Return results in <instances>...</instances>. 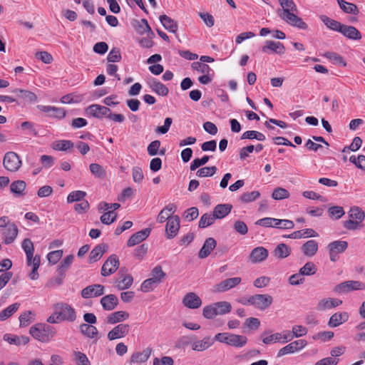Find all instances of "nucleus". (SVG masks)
Listing matches in <instances>:
<instances>
[{
  "mask_svg": "<svg viewBox=\"0 0 365 365\" xmlns=\"http://www.w3.org/2000/svg\"><path fill=\"white\" fill-rule=\"evenodd\" d=\"M232 310V305L226 301L217 302L205 306L202 310V315L205 318L211 319L217 315H223L230 313Z\"/></svg>",
  "mask_w": 365,
  "mask_h": 365,
  "instance_id": "nucleus-3",
  "label": "nucleus"
},
{
  "mask_svg": "<svg viewBox=\"0 0 365 365\" xmlns=\"http://www.w3.org/2000/svg\"><path fill=\"white\" fill-rule=\"evenodd\" d=\"M182 304L189 309H197L202 305V300L195 293L188 292L182 299Z\"/></svg>",
  "mask_w": 365,
  "mask_h": 365,
  "instance_id": "nucleus-20",
  "label": "nucleus"
},
{
  "mask_svg": "<svg viewBox=\"0 0 365 365\" xmlns=\"http://www.w3.org/2000/svg\"><path fill=\"white\" fill-rule=\"evenodd\" d=\"M73 143L71 140H62L54 143L53 149L61 151H66L73 148Z\"/></svg>",
  "mask_w": 365,
  "mask_h": 365,
  "instance_id": "nucleus-57",
  "label": "nucleus"
},
{
  "mask_svg": "<svg viewBox=\"0 0 365 365\" xmlns=\"http://www.w3.org/2000/svg\"><path fill=\"white\" fill-rule=\"evenodd\" d=\"M214 344V339L210 336H205L201 340H196L191 343L193 351H203L210 348Z\"/></svg>",
  "mask_w": 365,
  "mask_h": 365,
  "instance_id": "nucleus-25",
  "label": "nucleus"
},
{
  "mask_svg": "<svg viewBox=\"0 0 365 365\" xmlns=\"http://www.w3.org/2000/svg\"><path fill=\"white\" fill-rule=\"evenodd\" d=\"M165 273L163 271L160 266L158 265L153 268L151 272V277L158 283H160L165 277Z\"/></svg>",
  "mask_w": 365,
  "mask_h": 365,
  "instance_id": "nucleus-59",
  "label": "nucleus"
},
{
  "mask_svg": "<svg viewBox=\"0 0 365 365\" xmlns=\"http://www.w3.org/2000/svg\"><path fill=\"white\" fill-rule=\"evenodd\" d=\"M160 21L164 28L170 32L175 33L178 30V24L170 17L167 15H161L160 16Z\"/></svg>",
  "mask_w": 365,
  "mask_h": 365,
  "instance_id": "nucleus-41",
  "label": "nucleus"
},
{
  "mask_svg": "<svg viewBox=\"0 0 365 365\" xmlns=\"http://www.w3.org/2000/svg\"><path fill=\"white\" fill-rule=\"evenodd\" d=\"M34 313L31 311L24 312L19 316L20 327H27L34 321Z\"/></svg>",
  "mask_w": 365,
  "mask_h": 365,
  "instance_id": "nucleus-49",
  "label": "nucleus"
},
{
  "mask_svg": "<svg viewBox=\"0 0 365 365\" xmlns=\"http://www.w3.org/2000/svg\"><path fill=\"white\" fill-rule=\"evenodd\" d=\"M259 196L260 193L259 191L247 192L242 194L240 196V200L242 202L247 203L257 200Z\"/></svg>",
  "mask_w": 365,
  "mask_h": 365,
  "instance_id": "nucleus-58",
  "label": "nucleus"
},
{
  "mask_svg": "<svg viewBox=\"0 0 365 365\" xmlns=\"http://www.w3.org/2000/svg\"><path fill=\"white\" fill-rule=\"evenodd\" d=\"M12 92L20 101H19V104L21 103H34L37 101L36 95L30 91L16 88Z\"/></svg>",
  "mask_w": 365,
  "mask_h": 365,
  "instance_id": "nucleus-17",
  "label": "nucleus"
},
{
  "mask_svg": "<svg viewBox=\"0 0 365 365\" xmlns=\"http://www.w3.org/2000/svg\"><path fill=\"white\" fill-rule=\"evenodd\" d=\"M120 207L119 203H108L106 202H101L98 205V210L99 212L103 211H115Z\"/></svg>",
  "mask_w": 365,
  "mask_h": 365,
  "instance_id": "nucleus-56",
  "label": "nucleus"
},
{
  "mask_svg": "<svg viewBox=\"0 0 365 365\" xmlns=\"http://www.w3.org/2000/svg\"><path fill=\"white\" fill-rule=\"evenodd\" d=\"M105 287L104 286L95 284L88 285L81 290V297L84 299H89L93 297H98L104 294Z\"/></svg>",
  "mask_w": 365,
  "mask_h": 365,
  "instance_id": "nucleus-12",
  "label": "nucleus"
},
{
  "mask_svg": "<svg viewBox=\"0 0 365 365\" xmlns=\"http://www.w3.org/2000/svg\"><path fill=\"white\" fill-rule=\"evenodd\" d=\"M215 220L216 218L214 216L213 213H205L203 215H202L200 219L199 227L200 228H205L212 225L215 222Z\"/></svg>",
  "mask_w": 365,
  "mask_h": 365,
  "instance_id": "nucleus-50",
  "label": "nucleus"
},
{
  "mask_svg": "<svg viewBox=\"0 0 365 365\" xmlns=\"http://www.w3.org/2000/svg\"><path fill=\"white\" fill-rule=\"evenodd\" d=\"M22 161L19 155L13 151L6 152L3 158L4 168L11 173L18 171L21 167Z\"/></svg>",
  "mask_w": 365,
  "mask_h": 365,
  "instance_id": "nucleus-5",
  "label": "nucleus"
},
{
  "mask_svg": "<svg viewBox=\"0 0 365 365\" xmlns=\"http://www.w3.org/2000/svg\"><path fill=\"white\" fill-rule=\"evenodd\" d=\"M133 26L135 31L140 34L148 33L153 35V32L149 26L148 21L145 19H142L140 21H136Z\"/></svg>",
  "mask_w": 365,
  "mask_h": 365,
  "instance_id": "nucleus-44",
  "label": "nucleus"
},
{
  "mask_svg": "<svg viewBox=\"0 0 365 365\" xmlns=\"http://www.w3.org/2000/svg\"><path fill=\"white\" fill-rule=\"evenodd\" d=\"M37 108L40 111L47 113L48 117L52 118H63L66 113L64 108L51 106L38 105Z\"/></svg>",
  "mask_w": 365,
  "mask_h": 365,
  "instance_id": "nucleus-14",
  "label": "nucleus"
},
{
  "mask_svg": "<svg viewBox=\"0 0 365 365\" xmlns=\"http://www.w3.org/2000/svg\"><path fill=\"white\" fill-rule=\"evenodd\" d=\"M365 285L358 281H346L337 285L335 291L337 292H348L352 290L362 289Z\"/></svg>",
  "mask_w": 365,
  "mask_h": 365,
  "instance_id": "nucleus-19",
  "label": "nucleus"
},
{
  "mask_svg": "<svg viewBox=\"0 0 365 365\" xmlns=\"http://www.w3.org/2000/svg\"><path fill=\"white\" fill-rule=\"evenodd\" d=\"M107 250L108 245L106 244H100L95 247L90 252L89 262L92 263L99 260Z\"/></svg>",
  "mask_w": 365,
  "mask_h": 365,
  "instance_id": "nucleus-34",
  "label": "nucleus"
},
{
  "mask_svg": "<svg viewBox=\"0 0 365 365\" xmlns=\"http://www.w3.org/2000/svg\"><path fill=\"white\" fill-rule=\"evenodd\" d=\"M21 247L26 255V264L28 266L31 265V261L34 259V247L32 241L29 239H24L21 243Z\"/></svg>",
  "mask_w": 365,
  "mask_h": 365,
  "instance_id": "nucleus-31",
  "label": "nucleus"
},
{
  "mask_svg": "<svg viewBox=\"0 0 365 365\" xmlns=\"http://www.w3.org/2000/svg\"><path fill=\"white\" fill-rule=\"evenodd\" d=\"M324 56L330 60L332 63L340 66H345L346 63L343 58L335 52H327L324 54Z\"/></svg>",
  "mask_w": 365,
  "mask_h": 365,
  "instance_id": "nucleus-53",
  "label": "nucleus"
},
{
  "mask_svg": "<svg viewBox=\"0 0 365 365\" xmlns=\"http://www.w3.org/2000/svg\"><path fill=\"white\" fill-rule=\"evenodd\" d=\"M86 112L90 115L97 118H107L110 113V108L98 104H93L86 108Z\"/></svg>",
  "mask_w": 365,
  "mask_h": 365,
  "instance_id": "nucleus-18",
  "label": "nucleus"
},
{
  "mask_svg": "<svg viewBox=\"0 0 365 365\" xmlns=\"http://www.w3.org/2000/svg\"><path fill=\"white\" fill-rule=\"evenodd\" d=\"M4 339L10 344H15L17 346L26 345L29 341V338L26 336H16L6 334L4 336Z\"/></svg>",
  "mask_w": 365,
  "mask_h": 365,
  "instance_id": "nucleus-38",
  "label": "nucleus"
},
{
  "mask_svg": "<svg viewBox=\"0 0 365 365\" xmlns=\"http://www.w3.org/2000/svg\"><path fill=\"white\" fill-rule=\"evenodd\" d=\"M349 319V314L346 312H336L329 319L328 325L330 327H336L340 324L346 322Z\"/></svg>",
  "mask_w": 365,
  "mask_h": 365,
  "instance_id": "nucleus-33",
  "label": "nucleus"
},
{
  "mask_svg": "<svg viewBox=\"0 0 365 365\" xmlns=\"http://www.w3.org/2000/svg\"><path fill=\"white\" fill-rule=\"evenodd\" d=\"M117 214L113 211H108L100 217L101 222L105 225H110L116 220Z\"/></svg>",
  "mask_w": 365,
  "mask_h": 365,
  "instance_id": "nucleus-62",
  "label": "nucleus"
},
{
  "mask_svg": "<svg viewBox=\"0 0 365 365\" xmlns=\"http://www.w3.org/2000/svg\"><path fill=\"white\" fill-rule=\"evenodd\" d=\"M100 302L104 310L112 311L117 307L118 299L115 294H110L103 297Z\"/></svg>",
  "mask_w": 365,
  "mask_h": 365,
  "instance_id": "nucleus-28",
  "label": "nucleus"
},
{
  "mask_svg": "<svg viewBox=\"0 0 365 365\" xmlns=\"http://www.w3.org/2000/svg\"><path fill=\"white\" fill-rule=\"evenodd\" d=\"M119 267V259L117 255H110L104 262L101 267V274L103 277L113 274Z\"/></svg>",
  "mask_w": 365,
  "mask_h": 365,
  "instance_id": "nucleus-11",
  "label": "nucleus"
},
{
  "mask_svg": "<svg viewBox=\"0 0 365 365\" xmlns=\"http://www.w3.org/2000/svg\"><path fill=\"white\" fill-rule=\"evenodd\" d=\"M74 259V256L73 255H69L66 257L60 263L58 267L57 272L58 273H62V274H66V271L71 267L73 263Z\"/></svg>",
  "mask_w": 365,
  "mask_h": 365,
  "instance_id": "nucleus-48",
  "label": "nucleus"
},
{
  "mask_svg": "<svg viewBox=\"0 0 365 365\" xmlns=\"http://www.w3.org/2000/svg\"><path fill=\"white\" fill-rule=\"evenodd\" d=\"M317 270V269L316 265L312 262H308L302 268H300L299 272L302 276H310L314 274Z\"/></svg>",
  "mask_w": 365,
  "mask_h": 365,
  "instance_id": "nucleus-52",
  "label": "nucleus"
},
{
  "mask_svg": "<svg viewBox=\"0 0 365 365\" xmlns=\"http://www.w3.org/2000/svg\"><path fill=\"white\" fill-rule=\"evenodd\" d=\"M18 235V227L14 223L9 224L3 232L4 242L6 245L14 242Z\"/></svg>",
  "mask_w": 365,
  "mask_h": 365,
  "instance_id": "nucleus-27",
  "label": "nucleus"
},
{
  "mask_svg": "<svg viewBox=\"0 0 365 365\" xmlns=\"http://www.w3.org/2000/svg\"><path fill=\"white\" fill-rule=\"evenodd\" d=\"M307 344V342L304 339H299L291 342L283 348L280 349L277 353V356L281 357L284 355L293 354L299 351L304 348Z\"/></svg>",
  "mask_w": 365,
  "mask_h": 365,
  "instance_id": "nucleus-10",
  "label": "nucleus"
},
{
  "mask_svg": "<svg viewBox=\"0 0 365 365\" xmlns=\"http://www.w3.org/2000/svg\"><path fill=\"white\" fill-rule=\"evenodd\" d=\"M268 254V250L264 247H257L251 251L249 259L252 263H260L267 258Z\"/></svg>",
  "mask_w": 365,
  "mask_h": 365,
  "instance_id": "nucleus-16",
  "label": "nucleus"
},
{
  "mask_svg": "<svg viewBox=\"0 0 365 365\" xmlns=\"http://www.w3.org/2000/svg\"><path fill=\"white\" fill-rule=\"evenodd\" d=\"M348 247V243L346 241L336 240L330 242L328 245V250L329 253L330 260L336 262L339 259V255L343 253Z\"/></svg>",
  "mask_w": 365,
  "mask_h": 365,
  "instance_id": "nucleus-7",
  "label": "nucleus"
},
{
  "mask_svg": "<svg viewBox=\"0 0 365 365\" xmlns=\"http://www.w3.org/2000/svg\"><path fill=\"white\" fill-rule=\"evenodd\" d=\"M340 9L346 14L357 15L359 12L357 6L345 0H336Z\"/></svg>",
  "mask_w": 365,
  "mask_h": 365,
  "instance_id": "nucleus-40",
  "label": "nucleus"
},
{
  "mask_svg": "<svg viewBox=\"0 0 365 365\" xmlns=\"http://www.w3.org/2000/svg\"><path fill=\"white\" fill-rule=\"evenodd\" d=\"M53 312L47 319L50 324L61 322H73L76 319V312L70 304L65 302L56 303L53 307Z\"/></svg>",
  "mask_w": 365,
  "mask_h": 365,
  "instance_id": "nucleus-2",
  "label": "nucleus"
},
{
  "mask_svg": "<svg viewBox=\"0 0 365 365\" xmlns=\"http://www.w3.org/2000/svg\"><path fill=\"white\" fill-rule=\"evenodd\" d=\"M321 21L330 29L340 32L343 24L340 22L331 19L326 15H321L319 16Z\"/></svg>",
  "mask_w": 365,
  "mask_h": 365,
  "instance_id": "nucleus-45",
  "label": "nucleus"
},
{
  "mask_svg": "<svg viewBox=\"0 0 365 365\" xmlns=\"http://www.w3.org/2000/svg\"><path fill=\"white\" fill-rule=\"evenodd\" d=\"M19 303H14L3 309L0 312V321H4L10 317L19 309Z\"/></svg>",
  "mask_w": 365,
  "mask_h": 365,
  "instance_id": "nucleus-47",
  "label": "nucleus"
},
{
  "mask_svg": "<svg viewBox=\"0 0 365 365\" xmlns=\"http://www.w3.org/2000/svg\"><path fill=\"white\" fill-rule=\"evenodd\" d=\"M272 197L276 200H281L288 198L289 197V192L285 188L277 187L273 190Z\"/></svg>",
  "mask_w": 365,
  "mask_h": 365,
  "instance_id": "nucleus-55",
  "label": "nucleus"
},
{
  "mask_svg": "<svg viewBox=\"0 0 365 365\" xmlns=\"http://www.w3.org/2000/svg\"><path fill=\"white\" fill-rule=\"evenodd\" d=\"M41 262V257L38 255H36L31 261L32 271L29 274V277L31 279L35 280L38 278V269L40 266Z\"/></svg>",
  "mask_w": 365,
  "mask_h": 365,
  "instance_id": "nucleus-51",
  "label": "nucleus"
},
{
  "mask_svg": "<svg viewBox=\"0 0 365 365\" xmlns=\"http://www.w3.org/2000/svg\"><path fill=\"white\" fill-rule=\"evenodd\" d=\"M130 317V314L125 311H117L110 314L107 318V323L115 324L127 320Z\"/></svg>",
  "mask_w": 365,
  "mask_h": 365,
  "instance_id": "nucleus-29",
  "label": "nucleus"
},
{
  "mask_svg": "<svg viewBox=\"0 0 365 365\" xmlns=\"http://www.w3.org/2000/svg\"><path fill=\"white\" fill-rule=\"evenodd\" d=\"M340 33L346 38L351 40H360L362 37L360 31L352 26H346L343 24Z\"/></svg>",
  "mask_w": 365,
  "mask_h": 365,
  "instance_id": "nucleus-32",
  "label": "nucleus"
},
{
  "mask_svg": "<svg viewBox=\"0 0 365 365\" xmlns=\"http://www.w3.org/2000/svg\"><path fill=\"white\" fill-rule=\"evenodd\" d=\"M282 9L277 11L279 17L289 26L299 29L307 30V24L295 13L297 7L293 0H278Z\"/></svg>",
  "mask_w": 365,
  "mask_h": 365,
  "instance_id": "nucleus-1",
  "label": "nucleus"
},
{
  "mask_svg": "<svg viewBox=\"0 0 365 365\" xmlns=\"http://www.w3.org/2000/svg\"><path fill=\"white\" fill-rule=\"evenodd\" d=\"M231 204H219L213 210V215L216 219H222L226 217L232 210Z\"/></svg>",
  "mask_w": 365,
  "mask_h": 365,
  "instance_id": "nucleus-37",
  "label": "nucleus"
},
{
  "mask_svg": "<svg viewBox=\"0 0 365 365\" xmlns=\"http://www.w3.org/2000/svg\"><path fill=\"white\" fill-rule=\"evenodd\" d=\"M79 329L83 335L91 339L96 338L98 334L97 328L88 324H81Z\"/></svg>",
  "mask_w": 365,
  "mask_h": 365,
  "instance_id": "nucleus-43",
  "label": "nucleus"
},
{
  "mask_svg": "<svg viewBox=\"0 0 365 365\" xmlns=\"http://www.w3.org/2000/svg\"><path fill=\"white\" fill-rule=\"evenodd\" d=\"M262 51L264 53H275L277 54H283L285 51V48L283 43L279 41H267L265 45L262 47Z\"/></svg>",
  "mask_w": 365,
  "mask_h": 365,
  "instance_id": "nucleus-24",
  "label": "nucleus"
},
{
  "mask_svg": "<svg viewBox=\"0 0 365 365\" xmlns=\"http://www.w3.org/2000/svg\"><path fill=\"white\" fill-rule=\"evenodd\" d=\"M150 232L151 230L150 228H145L135 232L128 240L127 246L133 247L144 241L150 235Z\"/></svg>",
  "mask_w": 365,
  "mask_h": 365,
  "instance_id": "nucleus-21",
  "label": "nucleus"
},
{
  "mask_svg": "<svg viewBox=\"0 0 365 365\" xmlns=\"http://www.w3.org/2000/svg\"><path fill=\"white\" fill-rule=\"evenodd\" d=\"M26 183L24 180H16L11 183L10 190L16 197H21L25 195Z\"/></svg>",
  "mask_w": 365,
  "mask_h": 365,
  "instance_id": "nucleus-35",
  "label": "nucleus"
},
{
  "mask_svg": "<svg viewBox=\"0 0 365 365\" xmlns=\"http://www.w3.org/2000/svg\"><path fill=\"white\" fill-rule=\"evenodd\" d=\"M272 302L273 299L272 296L261 294L250 296L248 300V302H250V305H253L260 310H264L268 308L272 304Z\"/></svg>",
  "mask_w": 365,
  "mask_h": 365,
  "instance_id": "nucleus-6",
  "label": "nucleus"
},
{
  "mask_svg": "<svg viewBox=\"0 0 365 365\" xmlns=\"http://www.w3.org/2000/svg\"><path fill=\"white\" fill-rule=\"evenodd\" d=\"M241 281L242 279L238 277L225 279L215 284L212 287V292L215 293L225 292L237 286Z\"/></svg>",
  "mask_w": 365,
  "mask_h": 365,
  "instance_id": "nucleus-8",
  "label": "nucleus"
},
{
  "mask_svg": "<svg viewBox=\"0 0 365 365\" xmlns=\"http://www.w3.org/2000/svg\"><path fill=\"white\" fill-rule=\"evenodd\" d=\"M91 173L96 177L103 178L106 176V171L103 167L98 163H91L89 166Z\"/></svg>",
  "mask_w": 365,
  "mask_h": 365,
  "instance_id": "nucleus-60",
  "label": "nucleus"
},
{
  "mask_svg": "<svg viewBox=\"0 0 365 365\" xmlns=\"http://www.w3.org/2000/svg\"><path fill=\"white\" fill-rule=\"evenodd\" d=\"M86 192L81 190L71 192L67 197V202L71 203L73 202L81 201L85 196Z\"/></svg>",
  "mask_w": 365,
  "mask_h": 365,
  "instance_id": "nucleus-64",
  "label": "nucleus"
},
{
  "mask_svg": "<svg viewBox=\"0 0 365 365\" xmlns=\"http://www.w3.org/2000/svg\"><path fill=\"white\" fill-rule=\"evenodd\" d=\"M176 205L173 203H170L165 206L158 214L157 217V222L163 223L164 222L169 221L170 217L174 216V213L176 211Z\"/></svg>",
  "mask_w": 365,
  "mask_h": 365,
  "instance_id": "nucleus-26",
  "label": "nucleus"
},
{
  "mask_svg": "<svg viewBox=\"0 0 365 365\" xmlns=\"http://www.w3.org/2000/svg\"><path fill=\"white\" fill-rule=\"evenodd\" d=\"M291 254V247L284 243L279 244L273 252V255L278 259H284Z\"/></svg>",
  "mask_w": 365,
  "mask_h": 365,
  "instance_id": "nucleus-42",
  "label": "nucleus"
},
{
  "mask_svg": "<svg viewBox=\"0 0 365 365\" xmlns=\"http://www.w3.org/2000/svg\"><path fill=\"white\" fill-rule=\"evenodd\" d=\"M180 227V220L178 215L170 217L165 225V237L171 240L176 237Z\"/></svg>",
  "mask_w": 365,
  "mask_h": 365,
  "instance_id": "nucleus-9",
  "label": "nucleus"
},
{
  "mask_svg": "<svg viewBox=\"0 0 365 365\" xmlns=\"http://www.w3.org/2000/svg\"><path fill=\"white\" fill-rule=\"evenodd\" d=\"M148 84L151 90L157 94L162 96H166L168 94V88L161 82L153 79L148 83Z\"/></svg>",
  "mask_w": 365,
  "mask_h": 365,
  "instance_id": "nucleus-39",
  "label": "nucleus"
},
{
  "mask_svg": "<svg viewBox=\"0 0 365 365\" xmlns=\"http://www.w3.org/2000/svg\"><path fill=\"white\" fill-rule=\"evenodd\" d=\"M130 328V325L128 324H119L108 333V339L112 341L123 338L129 333Z\"/></svg>",
  "mask_w": 365,
  "mask_h": 365,
  "instance_id": "nucleus-13",
  "label": "nucleus"
},
{
  "mask_svg": "<svg viewBox=\"0 0 365 365\" xmlns=\"http://www.w3.org/2000/svg\"><path fill=\"white\" fill-rule=\"evenodd\" d=\"M133 282V277L129 274L123 273L122 269L118 272V277L115 281L118 289L123 290L129 288Z\"/></svg>",
  "mask_w": 365,
  "mask_h": 365,
  "instance_id": "nucleus-15",
  "label": "nucleus"
},
{
  "mask_svg": "<svg viewBox=\"0 0 365 365\" xmlns=\"http://www.w3.org/2000/svg\"><path fill=\"white\" fill-rule=\"evenodd\" d=\"M303 254L309 257H313L318 250V243L316 240H310L302 246Z\"/></svg>",
  "mask_w": 365,
  "mask_h": 365,
  "instance_id": "nucleus-36",
  "label": "nucleus"
},
{
  "mask_svg": "<svg viewBox=\"0 0 365 365\" xmlns=\"http://www.w3.org/2000/svg\"><path fill=\"white\" fill-rule=\"evenodd\" d=\"M342 304V301L336 298H324L319 301L317 305V309L324 311L339 307Z\"/></svg>",
  "mask_w": 365,
  "mask_h": 365,
  "instance_id": "nucleus-23",
  "label": "nucleus"
},
{
  "mask_svg": "<svg viewBox=\"0 0 365 365\" xmlns=\"http://www.w3.org/2000/svg\"><path fill=\"white\" fill-rule=\"evenodd\" d=\"M217 170L216 166L204 167L197 171L196 175L199 178L211 177L215 174Z\"/></svg>",
  "mask_w": 365,
  "mask_h": 365,
  "instance_id": "nucleus-54",
  "label": "nucleus"
},
{
  "mask_svg": "<svg viewBox=\"0 0 365 365\" xmlns=\"http://www.w3.org/2000/svg\"><path fill=\"white\" fill-rule=\"evenodd\" d=\"M328 213L330 217L337 220L341 218L345 212L342 207L333 206L329 208Z\"/></svg>",
  "mask_w": 365,
  "mask_h": 365,
  "instance_id": "nucleus-63",
  "label": "nucleus"
},
{
  "mask_svg": "<svg viewBox=\"0 0 365 365\" xmlns=\"http://www.w3.org/2000/svg\"><path fill=\"white\" fill-rule=\"evenodd\" d=\"M29 334L40 341L47 342L54 336L56 330L46 324H37L30 328Z\"/></svg>",
  "mask_w": 365,
  "mask_h": 365,
  "instance_id": "nucleus-4",
  "label": "nucleus"
},
{
  "mask_svg": "<svg viewBox=\"0 0 365 365\" xmlns=\"http://www.w3.org/2000/svg\"><path fill=\"white\" fill-rule=\"evenodd\" d=\"M349 215L350 218L361 222L365 217V213L359 207H354L351 208Z\"/></svg>",
  "mask_w": 365,
  "mask_h": 365,
  "instance_id": "nucleus-61",
  "label": "nucleus"
},
{
  "mask_svg": "<svg viewBox=\"0 0 365 365\" xmlns=\"http://www.w3.org/2000/svg\"><path fill=\"white\" fill-rule=\"evenodd\" d=\"M247 342V338L243 335L232 334L230 338L229 345L237 348L244 346Z\"/></svg>",
  "mask_w": 365,
  "mask_h": 365,
  "instance_id": "nucleus-46",
  "label": "nucleus"
},
{
  "mask_svg": "<svg viewBox=\"0 0 365 365\" xmlns=\"http://www.w3.org/2000/svg\"><path fill=\"white\" fill-rule=\"evenodd\" d=\"M216 245H217V242L214 238L209 237V238L206 239L202 248L200 249V250L199 252L198 257L200 259L207 257L210 254L212 250H213L215 249V247H216Z\"/></svg>",
  "mask_w": 365,
  "mask_h": 365,
  "instance_id": "nucleus-30",
  "label": "nucleus"
},
{
  "mask_svg": "<svg viewBox=\"0 0 365 365\" xmlns=\"http://www.w3.org/2000/svg\"><path fill=\"white\" fill-rule=\"evenodd\" d=\"M152 353V349L147 347L142 351L134 352L130 359V364H142L148 361Z\"/></svg>",
  "mask_w": 365,
  "mask_h": 365,
  "instance_id": "nucleus-22",
  "label": "nucleus"
}]
</instances>
